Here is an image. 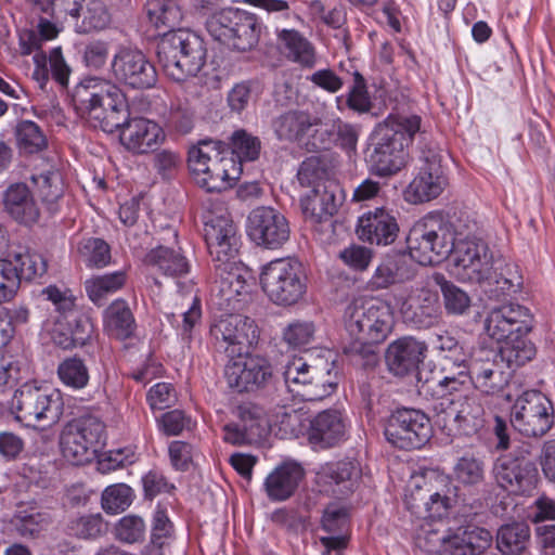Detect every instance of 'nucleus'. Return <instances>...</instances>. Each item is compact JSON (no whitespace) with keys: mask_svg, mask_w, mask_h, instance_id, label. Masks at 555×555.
Returning a JSON list of instances; mask_svg holds the SVG:
<instances>
[{"mask_svg":"<svg viewBox=\"0 0 555 555\" xmlns=\"http://www.w3.org/2000/svg\"><path fill=\"white\" fill-rule=\"evenodd\" d=\"M204 237L216 270L212 300L221 310H237L249 296L251 276L234 261L238 250L236 228L225 214L208 215Z\"/></svg>","mask_w":555,"mask_h":555,"instance_id":"obj_1","label":"nucleus"},{"mask_svg":"<svg viewBox=\"0 0 555 555\" xmlns=\"http://www.w3.org/2000/svg\"><path fill=\"white\" fill-rule=\"evenodd\" d=\"M417 115H389L374 130L372 149L367 155L371 170L387 177L400 171L408 160V146L421 131Z\"/></svg>","mask_w":555,"mask_h":555,"instance_id":"obj_2","label":"nucleus"},{"mask_svg":"<svg viewBox=\"0 0 555 555\" xmlns=\"http://www.w3.org/2000/svg\"><path fill=\"white\" fill-rule=\"evenodd\" d=\"M73 104L77 113L93 128L106 133L119 129L127 116V102L121 90L109 80L90 76L74 89Z\"/></svg>","mask_w":555,"mask_h":555,"instance_id":"obj_3","label":"nucleus"},{"mask_svg":"<svg viewBox=\"0 0 555 555\" xmlns=\"http://www.w3.org/2000/svg\"><path fill=\"white\" fill-rule=\"evenodd\" d=\"M344 323L348 335L353 339L344 347V352L348 356L367 357L373 353V346L384 343L391 334L395 318L387 302L358 298L347 306Z\"/></svg>","mask_w":555,"mask_h":555,"instance_id":"obj_4","label":"nucleus"},{"mask_svg":"<svg viewBox=\"0 0 555 555\" xmlns=\"http://www.w3.org/2000/svg\"><path fill=\"white\" fill-rule=\"evenodd\" d=\"M188 163L195 182L207 192L232 188L242 173V166L219 141H201L189 151Z\"/></svg>","mask_w":555,"mask_h":555,"instance_id":"obj_5","label":"nucleus"},{"mask_svg":"<svg viewBox=\"0 0 555 555\" xmlns=\"http://www.w3.org/2000/svg\"><path fill=\"white\" fill-rule=\"evenodd\" d=\"M335 362L323 356L311 361L294 357L284 365L283 377L291 393L304 401H319L332 395L337 387Z\"/></svg>","mask_w":555,"mask_h":555,"instance_id":"obj_6","label":"nucleus"},{"mask_svg":"<svg viewBox=\"0 0 555 555\" xmlns=\"http://www.w3.org/2000/svg\"><path fill=\"white\" fill-rule=\"evenodd\" d=\"M158 61L165 74L175 81L196 76L206 62V48L197 35L178 29L165 34L158 43Z\"/></svg>","mask_w":555,"mask_h":555,"instance_id":"obj_7","label":"nucleus"},{"mask_svg":"<svg viewBox=\"0 0 555 555\" xmlns=\"http://www.w3.org/2000/svg\"><path fill=\"white\" fill-rule=\"evenodd\" d=\"M455 224L426 216L410 230L406 238L410 256L422 266L440 262L454 248Z\"/></svg>","mask_w":555,"mask_h":555,"instance_id":"obj_8","label":"nucleus"},{"mask_svg":"<svg viewBox=\"0 0 555 555\" xmlns=\"http://www.w3.org/2000/svg\"><path fill=\"white\" fill-rule=\"evenodd\" d=\"M260 285L268 298L281 307L298 304L308 287L302 264L294 258L275 259L266 264L260 273Z\"/></svg>","mask_w":555,"mask_h":555,"instance_id":"obj_9","label":"nucleus"},{"mask_svg":"<svg viewBox=\"0 0 555 555\" xmlns=\"http://www.w3.org/2000/svg\"><path fill=\"white\" fill-rule=\"evenodd\" d=\"M12 410L16 418L26 422L52 425L63 415L64 402L59 389L29 382L23 384L12 398Z\"/></svg>","mask_w":555,"mask_h":555,"instance_id":"obj_10","label":"nucleus"},{"mask_svg":"<svg viewBox=\"0 0 555 555\" xmlns=\"http://www.w3.org/2000/svg\"><path fill=\"white\" fill-rule=\"evenodd\" d=\"M453 274L461 281L481 283L493 276L494 258L488 243L479 236L464 233L455 224Z\"/></svg>","mask_w":555,"mask_h":555,"instance_id":"obj_11","label":"nucleus"},{"mask_svg":"<svg viewBox=\"0 0 555 555\" xmlns=\"http://www.w3.org/2000/svg\"><path fill=\"white\" fill-rule=\"evenodd\" d=\"M207 29L216 40L241 52L255 48L260 35L256 16L234 8L214 12L207 21Z\"/></svg>","mask_w":555,"mask_h":555,"instance_id":"obj_12","label":"nucleus"},{"mask_svg":"<svg viewBox=\"0 0 555 555\" xmlns=\"http://www.w3.org/2000/svg\"><path fill=\"white\" fill-rule=\"evenodd\" d=\"M395 304L403 323L413 328H429L438 324L441 310L438 293L425 283L398 289Z\"/></svg>","mask_w":555,"mask_h":555,"instance_id":"obj_13","label":"nucleus"},{"mask_svg":"<svg viewBox=\"0 0 555 555\" xmlns=\"http://www.w3.org/2000/svg\"><path fill=\"white\" fill-rule=\"evenodd\" d=\"M104 424L94 416H82L69 422L61 434L63 456L74 465L89 462L103 443Z\"/></svg>","mask_w":555,"mask_h":555,"instance_id":"obj_14","label":"nucleus"},{"mask_svg":"<svg viewBox=\"0 0 555 555\" xmlns=\"http://www.w3.org/2000/svg\"><path fill=\"white\" fill-rule=\"evenodd\" d=\"M422 166L404 190V199L410 204H422L437 198L448 185L439 151L425 144L421 149Z\"/></svg>","mask_w":555,"mask_h":555,"instance_id":"obj_15","label":"nucleus"},{"mask_svg":"<svg viewBox=\"0 0 555 555\" xmlns=\"http://www.w3.org/2000/svg\"><path fill=\"white\" fill-rule=\"evenodd\" d=\"M552 411V403L544 395L537 390H527L516 399L511 422L525 436H543L553 425Z\"/></svg>","mask_w":555,"mask_h":555,"instance_id":"obj_16","label":"nucleus"},{"mask_svg":"<svg viewBox=\"0 0 555 555\" xmlns=\"http://www.w3.org/2000/svg\"><path fill=\"white\" fill-rule=\"evenodd\" d=\"M384 434L387 441L399 449H420L431 436V424L420 410L399 409L389 416Z\"/></svg>","mask_w":555,"mask_h":555,"instance_id":"obj_17","label":"nucleus"},{"mask_svg":"<svg viewBox=\"0 0 555 555\" xmlns=\"http://www.w3.org/2000/svg\"><path fill=\"white\" fill-rule=\"evenodd\" d=\"M210 333L216 348L223 350L229 357L243 353L259 337L254 320L236 313L221 315L211 326Z\"/></svg>","mask_w":555,"mask_h":555,"instance_id":"obj_18","label":"nucleus"},{"mask_svg":"<svg viewBox=\"0 0 555 555\" xmlns=\"http://www.w3.org/2000/svg\"><path fill=\"white\" fill-rule=\"evenodd\" d=\"M473 390L482 398L495 397L507 386L511 373L494 350L479 349L470 353L467 361Z\"/></svg>","mask_w":555,"mask_h":555,"instance_id":"obj_19","label":"nucleus"},{"mask_svg":"<svg viewBox=\"0 0 555 555\" xmlns=\"http://www.w3.org/2000/svg\"><path fill=\"white\" fill-rule=\"evenodd\" d=\"M116 81L132 89H150L157 82V72L145 54L133 48L119 47L111 61Z\"/></svg>","mask_w":555,"mask_h":555,"instance_id":"obj_20","label":"nucleus"},{"mask_svg":"<svg viewBox=\"0 0 555 555\" xmlns=\"http://www.w3.org/2000/svg\"><path fill=\"white\" fill-rule=\"evenodd\" d=\"M247 234L258 246L276 249L289 240L291 228L285 216L278 209L260 206L248 215Z\"/></svg>","mask_w":555,"mask_h":555,"instance_id":"obj_21","label":"nucleus"},{"mask_svg":"<svg viewBox=\"0 0 555 555\" xmlns=\"http://www.w3.org/2000/svg\"><path fill=\"white\" fill-rule=\"evenodd\" d=\"M480 397L473 390L450 399L449 406L439 416V423L449 436L470 435L477 430L485 412Z\"/></svg>","mask_w":555,"mask_h":555,"instance_id":"obj_22","label":"nucleus"},{"mask_svg":"<svg viewBox=\"0 0 555 555\" xmlns=\"http://www.w3.org/2000/svg\"><path fill=\"white\" fill-rule=\"evenodd\" d=\"M493 475L501 488L515 494L530 492L538 481L537 466L524 454L500 456L493 465Z\"/></svg>","mask_w":555,"mask_h":555,"instance_id":"obj_23","label":"nucleus"},{"mask_svg":"<svg viewBox=\"0 0 555 555\" xmlns=\"http://www.w3.org/2000/svg\"><path fill=\"white\" fill-rule=\"evenodd\" d=\"M225 365L224 376L229 387L237 391L258 389L272 378V367L269 361L260 356L230 357Z\"/></svg>","mask_w":555,"mask_h":555,"instance_id":"obj_24","label":"nucleus"},{"mask_svg":"<svg viewBox=\"0 0 555 555\" xmlns=\"http://www.w3.org/2000/svg\"><path fill=\"white\" fill-rule=\"evenodd\" d=\"M532 326L529 309L515 304L496 307L485 319L486 334L498 343L517 335H528Z\"/></svg>","mask_w":555,"mask_h":555,"instance_id":"obj_25","label":"nucleus"},{"mask_svg":"<svg viewBox=\"0 0 555 555\" xmlns=\"http://www.w3.org/2000/svg\"><path fill=\"white\" fill-rule=\"evenodd\" d=\"M163 128L154 120L143 117L124 120L120 126V143L132 154L155 152L165 141Z\"/></svg>","mask_w":555,"mask_h":555,"instance_id":"obj_26","label":"nucleus"},{"mask_svg":"<svg viewBox=\"0 0 555 555\" xmlns=\"http://www.w3.org/2000/svg\"><path fill=\"white\" fill-rule=\"evenodd\" d=\"M436 481L440 488L430 489L427 496L422 493L421 489H416L406 499L408 508L417 518H441L452 507L455 495L451 481L443 475H438Z\"/></svg>","mask_w":555,"mask_h":555,"instance_id":"obj_27","label":"nucleus"},{"mask_svg":"<svg viewBox=\"0 0 555 555\" xmlns=\"http://www.w3.org/2000/svg\"><path fill=\"white\" fill-rule=\"evenodd\" d=\"M167 232L173 241H177L178 232L173 228H167ZM175 246L158 244L147 251L144 263L156 272L172 279H181L190 273L191 263L183 255L182 249L175 242Z\"/></svg>","mask_w":555,"mask_h":555,"instance_id":"obj_28","label":"nucleus"},{"mask_svg":"<svg viewBox=\"0 0 555 555\" xmlns=\"http://www.w3.org/2000/svg\"><path fill=\"white\" fill-rule=\"evenodd\" d=\"M427 346L412 336L398 338L386 350L389 370L398 376L406 375L417 369L426 357Z\"/></svg>","mask_w":555,"mask_h":555,"instance_id":"obj_29","label":"nucleus"},{"mask_svg":"<svg viewBox=\"0 0 555 555\" xmlns=\"http://www.w3.org/2000/svg\"><path fill=\"white\" fill-rule=\"evenodd\" d=\"M346 433L347 424L341 413L337 410H325L311 418L307 436L312 446L325 449L343 441Z\"/></svg>","mask_w":555,"mask_h":555,"instance_id":"obj_30","label":"nucleus"},{"mask_svg":"<svg viewBox=\"0 0 555 555\" xmlns=\"http://www.w3.org/2000/svg\"><path fill=\"white\" fill-rule=\"evenodd\" d=\"M399 232L396 218L384 208L364 214L358 222L357 233L361 241L376 245H389Z\"/></svg>","mask_w":555,"mask_h":555,"instance_id":"obj_31","label":"nucleus"},{"mask_svg":"<svg viewBox=\"0 0 555 555\" xmlns=\"http://www.w3.org/2000/svg\"><path fill=\"white\" fill-rule=\"evenodd\" d=\"M3 210L16 222L30 225L38 221L40 211L34 195L24 182L11 183L1 194Z\"/></svg>","mask_w":555,"mask_h":555,"instance_id":"obj_32","label":"nucleus"},{"mask_svg":"<svg viewBox=\"0 0 555 555\" xmlns=\"http://www.w3.org/2000/svg\"><path fill=\"white\" fill-rule=\"evenodd\" d=\"M62 3L72 17H81L79 33L103 30L111 23V14L103 0H62Z\"/></svg>","mask_w":555,"mask_h":555,"instance_id":"obj_33","label":"nucleus"},{"mask_svg":"<svg viewBox=\"0 0 555 555\" xmlns=\"http://www.w3.org/2000/svg\"><path fill=\"white\" fill-rule=\"evenodd\" d=\"M304 475V468L295 462H285L275 467L263 483L268 498L275 502L287 500L295 493Z\"/></svg>","mask_w":555,"mask_h":555,"instance_id":"obj_34","label":"nucleus"},{"mask_svg":"<svg viewBox=\"0 0 555 555\" xmlns=\"http://www.w3.org/2000/svg\"><path fill=\"white\" fill-rule=\"evenodd\" d=\"M33 60L35 64L33 78L41 89L49 81L50 75L61 86H67L72 69L63 56L61 47L53 48L49 55L39 51L34 54Z\"/></svg>","mask_w":555,"mask_h":555,"instance_id":"obj_35","label":"nucleus"},{"mask_svg":"<svg viewBox=\"0 0 555 555\" xmlns=\"http://www.w3.org/2000/svg\"><path fill=\"white\" fill-rule=\"evenodd\" d=\"M360 476L358 465L352 462H338L326 464L318 473V483L325 491L333 494L344 495L352 491L356 481Z\"/></svg>","mask_w":555,"mask_h":555,"instance_id":"obj_36","label":"nucleus"},{"mask_svg":"<svg viewBox=\"0 0 555 555\" xmlns=\"http://www.w3.org/2000/svg\"><path fill=\"white\" fill-rule=\"evenodd\" d=\"M338 203L333 191L311 189L301 198V209L307 221L312 224L330 223L337 211Z\"/></svg>","mask_w":555,"mask_h":555,"instance_id":"obj_37","label":"nucleus"},{"mask_svg":"<svg viewBox=\"0 0 555 555\" xmlns=\"http://www.w3.org/2000/svg\"><path fill=\"white\" fill-rule=\"evenodd\" d=\"M317 126V120H312L306 112L291 111L273 122L274 132L280 140L304 142L312 128Z\"/></svg>","mask_w":555,"mask_h":555,"instance_id":"obj_38","label":"nucleus"},{"mask_svg":"<svg viewBox=\"0 0 555 555\" xmlns=\"http://www.w3.org/2000/svg\"><path fill=\"white\" fill-rule=\"evenodd\" d=\"M104 330L118 339L130 337L135 328L133 314L124 299H116L103 311Z\"/></svg>","mask_w":555,"mask_h":555,"instance_id":"obj_39","label":"nucleus"},{"mask_svg":"<svg viewBox=\"0 0 555 555\" xmlns=\"http://www.w3.org/2000/svg\"><path fill=\"white\" fill-rule=\"evenodd\" d=\"M279 40L287 60L307 68H312L315 65V50L299 31L283 29L279 33Z\"/></svg>","mask_w":555,"mask_h":555,"instance_id":"obj_40","label":"nucleus"},{"mask_svg":"<svg viewBox=\"0 0 555 555\" xmlns=\"http://www.w3.org/2000/svg\"><path fill=\"white\" fill-rule=\"evenodd\" d=\"M127 282V273L118 270L104 274L92 275L85 281L88 298L96 306H103L108 296L120 291Z\"/></svg>","mask_w":555,"mask_h":555,"instance_id":"obj_41","label":"nucleus"},{"mask_svg":"<svg viewBox=\"0 0 555 555\" xmlns=\"http://www.w3.org/2000/svg\"><path fill=\"white\" fill-rule=\"evenodd\" d=\"M495 352L506 367L516 369L535 356V347L527 339V335H517L502 341L499 351Z\"/></svg>","mask_w":555,"mask_h":555,"instance_id":"obj_42","label":"nucleus"},{"mask_svg":"<svg viewBox=\"0 0 555 555\" xmlns=\"http://www.w3.org/2000/svg\"><path fill=\"white\" fill-rule=\"evenodd\" d=\"M146 14L155 28L163 30V36L175 31L181 20L182 13L172 0H149Z\"/></svg>","mask_w":555,"mask_h":555,"instance_id":"obj_43","label":"nucleus"},{"mask_svg":"<svg viewBox=\"0 0 555 555\" xmlns=\"http://www.w3.org/2000/svg\"><path fill=\"white\" fill-rule=\"evenodd\" d=\"M42 203L51 212L57 210V202L64 194L63 177L59 170H48L40 175L31 176Z\"/></svg>","mask_w":555,"mask_h":555,"instance_id":"obj_44","label":"nucleus"},{"mask_svg":"<svg viewBox=\"0 0 555 555\" xmlns=\"http://www.w3.org/2000/svg\"><path fill=\"white\" fill-rule=\"evenodd\" d=\"M530 537L529 527L522 522L502 526L496 534V544L505 555H519L527 547Z\"/></svg>","mask_w":555,"mask_h":555,"instance_id":"obj_45","label":"nucleus"},{"mask_svg":"<svg viewBox=\"0 0 555 555\" xmlns=\"http://www.w3.org/2000/svg\"><path fill=\"white\" fill-rule=\"evenodd\" d=\"M431 279L435 284L440 286L448 314L463 315L468 312L472 300L465 291L448 281L441 273H434Z\"/></svg>","mask_w":555,"mask_h":555,"instance_id":"obj_46","label":"nucleus"},{"mask_svg":"<svg viewBox=\"0 0 555 555\" xmlns=\"http://www.w3.org/2000/svg\"><path fill=\"white\" fill-rule=\"evenodd\" d=\"M240 424L249 437V441L259 442L269 431V422L262 408L251 403L238 406Z\"/></svg>","mask_w":555,"mask_h":555,"instance_id":"obj_47","label":"nucleus"},{"mask_svg":"<svg viewBox=\"0 0 555 555\" xmlns=\"http://www.w3.org/2000/svg\"><path fill=\"white\" fill-rule=\"evenodd\" d=\"M456 369L457 371L453 372L452 367L449 370L443 367L446 374L437 380V392L441 397L453 396L456 398L473 388L467 362Z\"/></svg>","mask_w":555,"mask_h":555,"instance_id":"obj_48","label":"nucleus"},{"mask_svg":"<svg viewBox=\"0 0 555 555\" xmlns=\"http://www.w3.org/2000/svg\"><path fill=\"white\" fill-rule=\"evenodd\" d=\"M57 376L64 386L74 390L83 389L90 379L86 363L77 357L63 360L57 366Z\"/></svg>","mask_w":555,"mask_h":555,"instance_id":"obj_49","label":"nucleus"},{"mask_svg":"<svg viewBox=\"0 0 555 555\" xmlns=\"http://www.w3.org/2000/svg\"><path fill=\"white\" fill-rule=\"evenodd\" d=\"M317 326L309 320H294L282 332L283 341L293 349H302L315 341Z\"/></svg>","mask_w":555,"mask_h":555,"instance_id":"obj_50","label":"nucleus"},{"mask_svg":"<svg viewBox=\"0 0 555 555\" xmlns=\"http://www.w3.org/2000/svg\"><path fill=\"white\" fill-rule=\"evenodd\" d=\"M67 533L82 540H94L106 531L101 514H88L72 518L66 526Z\"/></svg>","mask_w":555,"mask_h":555,"instance_id":"obj_51","label":"nucleus"},{"mask_svg":"<svg viewBox=\"0 0 555 555\" xmlns=\"http://www.w3.org/2000/svg\"><path fill=\"white\" fill-rule=\"evenodd\" d=\"M231 153L236 163L242 166L243 162H253L258 158L261 150V142L258 137L248 133L244 129L236 130L231 135Z\"/></svg>","mask_w":555,"mask_h":555,"instance_id":"obj_52","label":"nucleus"},{"mask_svg":"<svg viewBox=\"0 0 555 555\" xmlns=\"http://www.w3.org/2000/svg\"><path fill=\"white\" fill-rule=\"evenodd\" d=\"M134 492L126 483H115L106 487L101 495L103 511L111 515L125 512L133 502Z\"/></svg>","mask_w":555,"mask_h":555,"instance_id":"obj_53","label":"nucleus"},{"mask_svg":"<svg viewBox=\"0 0 555 555\" xmlns=\"http://www.w3.org/2000/svg\"><path fill=\"white\" fill-rule=\"evenodd\" d=\"M77 250L81 260L89 268H103L111 262L109 246L102 238H83L79 242Z\"/></svg>","mask_w":555,"mask_h":555,"instance_id":"obj_54","label":"nucleus"},{"mask_svg":"<svg viewBox=\"0 0 555 555\" xmlns=\"http://www.w3.org/2000/svg\"><path fill=\"white\" fill-rule=\"evenodd\" d=\"M17 145L24 153L33 154L47 146V138L40 127L31 120H22L15 128Z\"/></svg>","mask_w":555,"mask_h":555,"instance_id":"obj_55","label":"nucleus"},{"mask_svg":"<svg viewBox=\"0 0 555 555\" xmlns=\"http://www.w3.org/2000/svg\"><path fill=\"white\" fill-rule=\"evenodd\" d=\"M145 533L146 525L143 518L133 514L119 518L113 528L114 538L125 544L143 542Z\"/></svg>","mask_w":555,"mask_h":555,"instance_id":"obj_56","label":"nucleus"},{"mask_svg":"<svg viewBox=\"0 0 555 555\" xmlns=\"http://www.w3.org/2000/svg\"><path fill=\"white\" fill-rule=\"evenodd\" d=\"M453 474L455 479L464 486L479 485L485 478V463L479 457L465 454L456 461Z\"/></svg>","mask_w":555,"mask_h":555,"instance_id":"obj_57","label":"nucleus"},{"mask_svg":"<svg viewBox=\"0 0 555 555\" xmlns=\"http://www.w3.org/2000/svg\"><path fill=\"white\" fill-rule=\"evenodd\" d=\"M434 346L439 352L444 353V359L452 363V367H461L469 360L470 354L465 351L464 346L447 332L437 335Z\"/></svg>","mask_w":555,"mask_h":555,"instance_id":"obj_58","label":"nucleus"},{"mask_svg":"<svg viewBox=\"0 0 555 555\" xmlns=\"http://www.w3.org/2000/svg\"><path fill=\"white\" fill-rule=\"evenodd\" d=\"M327 177L325 164L317 156L305 159L297 172V178L302 186L320 189L319 183Z\"/></svg>","mask_w":555,"mask_h":555,"instance_id":"obj_59","label":"nucleus"},{"mask_svg":"<svg viewBox=\"0 0 555 555\" xmlns=\"http://www.w3.org/2000/svg\"><path fill=\"white\" fill-rule=\"evenodd\" d=\"M16 261L20 266V269H17L20 280L24 278L30 281L42 276L47 272L48 263L41 254L30 251L18 254L16 255Z\"/></svg>","mask_w":555,"mask_h":555,"instance_id":"obj_60","label":"nucleus"},{"mask_svg":"<svg viewBox=\"0 0 555 555\" xmlns=\"http://www.w3.org/2000/svg\"><path fill=\"white\" fill-rule=\"evenodd\" d=\"M20 286L17 266L0 258V304L11 300Z\"/></svg>","mask_w":555,"mask_h":555,"instance_id":"obj_61","label":"nucleus"},{"mask_svg":"<svg viewBox=\"0 0 555 555\" xmlns=\"http://www.w3.org/2000/svg\"><path fill=\"white\" fill-rule=\"evenodd\" d=\"M82 60L90 69H100L104 67L109 55V44L104 40H92L85 44L82 49Z\"/></svg>","mask_w":555,"mask_h":555,"instance_id":"obj_62","label":"nucleus"},{"mask_svg":"<svg viewBox=\"0 0 555 555\" xmlns=\"http://www.w3.org/2000/svg\"><path fill=\"white\" fill-rule=\"evenodd\" d=\"M147 401L152 410L168 409L177 401L176 390L171 384L158 383L149 390Z\"/></svg>","mask_w":555,"mask_h":555,"instance_id":"obj_63","label":"nucleus"},{"mask_svg":"<svg viewBox=\"0 0 555 555\" xmlns=\"http://www.w3.org/2000/svg\"><path fill=\"white\" fill-rule=\"evenodd\" d=\"M348 522V511L336 503L330 504L322 517V527L330 533L343 532Z\"/></svg>","mask_w":555,"mask_h":555,"instance_id":"obj_64","label":"nucleus"}]
</instances>
